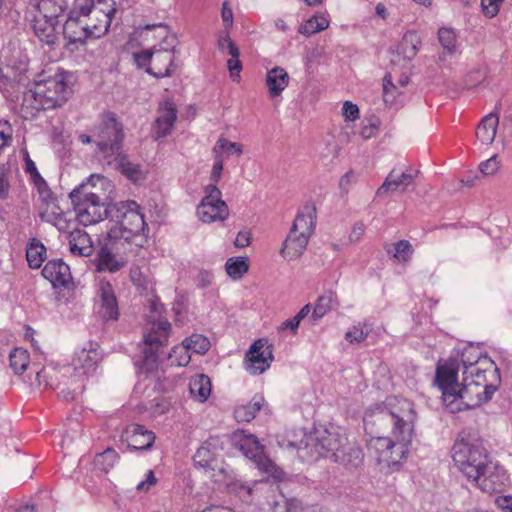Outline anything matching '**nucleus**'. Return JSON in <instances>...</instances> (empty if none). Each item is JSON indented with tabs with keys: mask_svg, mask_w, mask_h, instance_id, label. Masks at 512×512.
I'll use <instances>...</instances> for the list:
<instances>
[{
	"mask_svg": "<svg viewBox=\"0 0 512 512\" xmlns=\"http://www.w3.org/2000/svg\"><path fill=\"white\" fill-rule=\"evenodd\" d=\"M340 147L335 143H327L325 147L319 153V160L325 167L334 164L338 158Z\"/></svg>",
	"mask_w": 512,
	"mask_h": 512,
	"instance_id": "nucleus-51",
	"label": "nucleus"
},
{
	"mask_svg": "<svg viewBox=\"0 0 512 512\" xmlns=\"http://www.w3.org/2000/svg\"><path fill=\"white\" fill-rule=\"evenodd\" d=\"M42 275L55 288L72 289L75 286L70 267L62 259L48 261L42 270Z\"/></svg>",
	"mask_w": 512,
	"mask_h": 512,
	"instance_id": "nucleus-16",
	"label": "nucleus"
},
{
	"mask_svg": "<svg viewBox=\"0 0 512 512\" xmlns=\"http://www.w3.org/2000/svg\"><path fill=\"white\" fill-rule=\"evenodd\" d=\"M107 235L111 240H124L136 247L147 243L149 228L141 206L134 200L119 201L109 207Z\"/></svg>",
	"mask_w": 512,
	"mask_h": 512,
	"instance_id": "nucleus-3",
	"label": "nucleus"
},
{
	"mask_svg": "<svg viewBox=\"0 0 512 512\" xmlns=\"http://www.w3.org/2000/svg\"><path fill=\"white\" fill-rule=\"evenodd\" d=\"M10 168L7 164L0 165V198H6L8 196L10 184H9Z\"/></svg>",
	"mask_w": 512,
	"mask_h": 512,
	"instance_id": "nucleus-54",
	"label": "nucleus"
},
{
	"mask_svg": "<svg viewBox=\"0 0 512 512\" xmlns=\"http://www.w3.org/2000/svg\"><path fill=\"white\" fill-rule=\"evenodd\" d=\"M227 274L233 279H240L247 273L249 264L245 257L229 258L225 264Z\"/></svg>",
	"mask_w": 512,
	"mask_h": 512,
	"instance_id": "nucleus-45",
	"label": "nucleus"
},
{
	"mask_svg": "<svg viewBox=\"0 0 512 512\" xmlns=\"http://www.w3.org/2000/svg\"><path fill=\"white\" fill-rule=\"evenodd\" d=\"M221 16L226 28L233 25V12L227 2H224L222 5Z\"/></svg>",
	"mask_w": 512,
	"mask_h": 512,
	"instance_id": "nucleus-64",
	"label": "nucleus"
},
{
	"mask_svg": "<svg viewBox=\"0 0 512 512\" xmlns=\"http://www.w3.org/2000/svg\"><path fill=\"white\" fill-rule=\"evenodd\" d=\"M497 386L486 387V391L477 384L470 382L469 377L463 381L455 391V400L452 404H447L446 408L451 412H459L466 409H472L492 399L496 392Z\"/></svg>",
	"mask_w": 512,
	"mask_h": 512,
	"instance_id": "nucleus-10",
	"label": "nucleus"
},
{
	"mask_svg": "<svg viewBox=\"0 0 512 512\" xmlns=\"http://www.w3.org/2000/svg\"><path fill=\"white\" fill-rule=\"evenodd\" d=\"M24 161H25V170L27 173L31 175L32 178H40L41 176L36 168L35 163L31 160L29 153L27 150H24Z\"/></svg>",
	"mask_w": 512,
	"mask_h": 512,
	"instance_id": "nucleus-62",
	"label": "nucleus"
},
{
	"mask_svg": "<svg viewBox=\"0 0 512 512\" xmlns=\"http://www.w3.org/2000/svg\"><path fill=\"white\" fill-rule=\"evenodd\" d=\"M455 466L468 480L478 475L482 467L490 460L483 441L476 433L462 432L452 448Z\"/></svg>",
	"mask_w": 512,
	"mask_h": 512,
	"instance_id": "nucleus-4",
	"label": "nucleus"
},
{
	"mask_svg": "<svg viewBox=\"0 0 512 512\" xmlns=\"http://www.w3.org/2000/svg\"><path fill=\"white\" fill-rule=\"evenodd\" d=\"M10 367L15 374H22L29 365V353L23 348H15L9 355Z\"/></svg>",
	"mask_w": 512,
	"mask_h": 512,
	"instance_id": "nucleus-44",
	"label": "nucleus"
},
{
	"mask_svg": "<svg viewBox=\"0 0 512 512\" xmlns=\"http://www.w3.org/2000/svg\"><path fill=\"white\" fill-rule=\"evenodd\" d=\"M11 128L7 121H0V151L11 140Z\"/></svg>",
	"mask_w": 512,
	"mask_h": 512,
	"instance_id": "nucleus-60",
	"label": "nucleus"
},
{
	"mask_svg": "<svg viewBox=\"0 0 512 512\" xmlns=\"http://www.w3.org/2000/svg\"><path fill=\"white\" fill-rule=\"evenodd\" d=\"M189 351L197 354H205L210 348V341L201 334H193L183 340Z\"/></svg>",
	"mask_w": 512,
	"mask_h": 512,
	"instance_id": "nucleus-48",
	"label": "nucleus"
},
{
	"mask_svg": "<svg viewBox=\"0 0 512 512\" xmlns=\"http://www.w3.org/2000/svg\"><path fill=\"white\" fill-rule=\"evenodd\" d=\"M500 3L498 0H481L483 13L490 18L496 16L499 12Z\"/></svg>",
	"mask_w": 512,
	"mask_h": 512,
	"instance_id": "nucleus-59",
	"label": "nucleus"
},
{
	"mask_svg": "<svg viewBox=\"0 0 512 512\" xmlns=\"http://www.w3.org/2000/svg\"><path fill=\"white\" fill-rule=\"evenodd\" d=\"M316 218V205L313 202H307L299 209L291 229L311 237L315 232Z\"/></svg>",
	"mask_w": 512,
	"mask_h": 512,
	"instance_id": "nucleus-23",
	"label": "nucleus"
},
{
	"mask_svg": "<svg viewBox=\"0 0 512 512\" xmlns=\"http://www.w3.org/2000/svg\"><path fill=\"white\" fill-rule=\"evenodd\" d=\"M336 295L332 291H329L317 299L315 307L312 312V318L319 320L324 317L336 303Z\"/></svg>",
	"mask_w": 512,
	"mask_h": 512,
	"instance_id": "nucleus-43",
	"label": "nucleus"
},
{
	"mask_svg": "<svg viewBox=\"0 0 512 512\" xmlns=\"http://www.w3.org/2000/svg\"><path fill=\"white\" fill-rule=\"evenodd\" d=\"M59 17H45L39 13L32 20V28L38 39L48 45L54 44L57 40V25Z\"/></svg>",
	"mask_w": 512,
	"mask_h": 512,
	"instance_id": "nucleus-21",
	"label": "nucleus"
},
{
	"mask_svg": "<svg viewBox=\"0 0 512 512\" xmlns=\"http://www.w3.org/2000/svg\"><path fill=\"white\" fill-rule=\"evenodd\" d=\"M479 169L484 175H494L499 169V161L497 159V155H493L488 160L482 162L479 166Z\"/></svg>",
	"mask_w": 512,
	"mask_h": 512,
	"instance_id": "nucleus-57",
	"label": "nucleus"
},
{
	"mask_svg": "<svg viewBox=\"0 0 512 512\" xmlns=\"http://www.w3.org/2000/svg\"><path fill=\"white\" fill-rule=\"evenodd\" d=\"M213 158H214V164L212 166L210 178H211V181L213 182L212 184L216 185L220 181L221 176H222L223 166H224V158H223V156H220L218 154H213Z\"/></svg>",
	"mask_w": 512,
	"mask_h": 512,
	"instance_id": "nucleus-55",
	"label": "nucleus"
},
{
	"mask_svg": "<svg viewBox=\"0 0 512 512\" xmlns=\"http://www.w3.org/2000/svg\"><path fill=\"white\" fill-rule=\"evenodd\" d=\"M329 27V19L324 14L314 15L299 28V33L307 37L321 32Z\"/></svg>",
	"mask_w": 512,
	"mask_h": 512,
	"instance_id": "nucleus-39",
	"label": "nucleus"
},
{
	"mask_svg": "<svg viewBox=\"0 0 512 512\" xmlns=\"http://www.w3.org/2000/svg\"><path fill=\"white\" fill-rule=\"evenodd\" d=\"M211 381L205 374H197L190 379L189 390L191 396L198 402L204 403L211 394Z\"/></svg>",
	"mask_w": 512,
	"mask_h": 512,
	"instance_id": "nucleus-35",
	"label": "nucleus"
},
{
	"mask_svg": "<svg viewBox=\"0 0 512 512\" xmlns=\"http://www.w3.org/2000/svg\"><path fill=\"white\" fill-rule=\"evenodd\" d=\"M224 153L228 156L231 154L240 156L243 153V146L240 143L231 142L224 137H220L212 148V154L223 156Z\"/></svg>",
	"mask_w": 512,
	"mask_h": 512,
	"instance_id": "nucleus-47",
	"label": "nucleus"
},
{
	"mask_svg": "<svg viewBox=\"0 0 512 512\" xmlns=\"http://www.w3.org/2000/svg\"><path fill=\"white\" fill-rule=\"evenodd\" d=\"M153 55H154V52L146 50V51H142L140 53L134 54V58L139 67H145L149 63L152 64Z\"/></svg>",
	"mask_w": 512,
	"mask_h": 512,
	"instance_id": "nucleus-61",
	"label": "nucleus"
},
{
	"mask_svg": "<svg viewBox=\"0 0 512 512\" xmlns=\"http://www.w3.org/2000/svg\"><path fill=\"white\" fill-rule=\"evenodd\" d=\"M263 402L262 396H255L248 404L238 406L234 411L235 419L238 422H250L262 408Z\"/></svg>",
	"mask_w": 512,
	"mask_h": 512,
	"instance_id": "nucleus-37",
	"label": "nucleus"
},
{
	"mask_svg": "<svg viewBox=\"0 0 512 512\" xmlns=\"http://www.w3.org/2000/svg\"><path fill=\"white\" fill-rule=\"evenodd\" d=\"M379 129V121L377 119H370L366 124H363L360 135L363 139L368 140L374 137Z\"/></svg>",
	"mask_w": 512,
	"mask_h": 512,
	"instance_id": "nucleus-56",
	"label": "nucleus"
},
{
	"mask_svg": "<svg viewBox=\"0 0 512 512\" xmlns=\"http://www.w3.org/2000/svg\"><path fill=\"white\" fill-rule=\"evenodd\" d=\"M499 118L496 114L490 113L485 116L476 129V137L483 144H491L496 136Z\"/></svg>",
	"mask_w": 512,
	"mask_h": 512,
	"instance_id": "nucleus-33",
	"label": "nucleus"
},
{
	"mask_svg": "<svg viewBox=\"0 0 512 512\" xmlns=\"http://www.w3.org/2000/svg\"><path fill=\"white\" fill-rule=\"evenodd\" d=\"M228 54L231 56V58L227 61V66L231 76H239L242 65L239 60L240 52L234 41H228Z\"/></svg>",
	"mask_w": 512,
	"mask_h": 512,
	"instance_id": "nucleus-50",
	"label": "nucleus"
},
{
	"mask_svg": "<svg viewBox=\"0 0 512 512\" xmlns=\"http://www.w3.org/2000/svg\"><path fill=\"white\" fill-rule=\"evenodd\" d=\"M463 375L464 378L469 377V381L477 384L486 391V387L497 386L500 382L499 370L494 362L488 358L476 357L470 361V358L464 354L463 357Z\"/></svg>",
	"mask_w": 512,
	"mask_h": 512,
	"instance_id": "nucleus-11",
	"label": "nucleus"
},
{
	"mask_svg": "<svg viewBox=\"0 0 512 512\" xmlns=\"http://www.w3.org/2000/svg\"><path fill=\"white\" fill-rule=\"evenodd\" d=\"M117 459L118 454L116 451L108 448L104 452L97 454L94 462L99 469L107 472L115 465Z\"/></svg>",
	"mask_w": 512,
	"mask_h": 512,
	"instance_id": "nucleus-49",
	"label": "nucleus"
},
{
	"mask_svg": "<svg viewBox=\"0 0 512 512\" xmlns=\"http://www.w3.org/2000/svg\"><path fill=\"white\" fill-rule=\"evenodd\" d=\"M81 185H89L91 191L98 192L104 198V203L108 199V195L113 190L112 182L105 176L100 174L91 175L85 183Z\"/></svg>",
	"mask_w": 512,
	"mask_h": 512,
	"instance_id": "nucleus-40",
	"label": "nucleus"
},
{
	"mask_svg": "<svg viewBox=\"0 0 512 512\" xmlns=\"http://www.w3.org/2000/svg\"><path fill=\"white\" fill-rule=\"evenodd\" d=\"M459 366L460 364L456 359H449L437 366L435 383L442 392V400L445 406L448 403L452 404L456 399L455 391L460 386L458 383Z\"/></svg>",
	"mask_w": 512,
	"mask_h": 512,
	"instance_id": "nucleus-15",
	"label": "nucleus"
},
{
	"mask_svg": "<svg viewBox=\"0 0 512 512\" xmlns=\"http://www.w3.org/2000/svg\"><path fill=\"white\" fill-rule=\"evenodd\" d=\"M97 296L100 301V316L105 321H116L119 317V309L112 285L107 281H100Z\"/></svg>",
	"mask_w": 512,
	"mask_h": 512,
	"instance_id": "nucleus-18",
	"label": "nucleus"
},
{
	"mask_svg": "<svg viewBox=\"0 0 512 512\" xmlns=\"http://www.w3.org/2000/svg\"><path fill=\"white\" fill-rule=\"evenodd\" d=\"M342 114L347 121H355L359 118V108L356 104L345 101L342 108Z\"/></svg>",
	"mask_w": 512,
	"mask_h": 512,
	"instance_id": "nucleus-58",
	"label": "nucleus"
},
{
	"mask_svg": "<svg viewBox=\"0 0 512 512\" xmlns=\"http://www.w3.org/2000/svg\"><path fill=\"white\" fill-rule=\"evenodd\" d=\"M82 18H85V16L80 15V13H74L73 7L63 25L64 37L69 42H83L87 37L91 36L90 24Z\"/></svg>",
	"mask_w": 512,
	"mask_h": 512,
	"instance_id": "nucleus-20",
	"label": "nucleus"
},
{
	"mask_svg": "<svg viewBox=\"0 0 512 512\" xmlns=\"http://www.w3.org/2000/svg\"><path fill=\"white\" fill-rule=\"evenodd\" d=\"M301 439L288 440V447L298 450L302 458L317 460L327 458L346 469L358 468L363 463V451L344 434L324 427L314 428L309 433L299 431Z\"/></svg>",
	"mask_w": 512,
	"mask_h": 512,
	"instance_id": "nucleus-2",
	"label": "nucleus"
},
{
	"mask_svg": "<svg viewBox=\"0 0 512 512\" xmlns=\"http://www.w3.org/2000/svg\"><path fill=\"white\" fill-rule=\"evenodd\" d=\"M171 324L161 319L149 324L147 332L144 334L145 348L143 350V360L147 367H153L158 357V349L167 344L170 334Z\"/></svg>",
	"mask_w": 512,
	"mask_h": 512,
	"instance_id": "nucleus-13",
	"label": "nucleus"
},
{
	"mask_svg": "<svg viewBox=\"0 0 512 512\" xmlns=\"http://www.w3.org/2000/svg\"><path fill=\"white\" fill-rule=\"evenodd\" d=\"M69 250L72 255L79 257L91 256L94 247L89 234L81 229H74L68 235Z\"/></svg>",
	"mask_w": 512,
	"mask_h": 512,
	"instance_id": "nucleus-27",
	"label": "nucleus"
},
{
	"mask_svg": "<svg viewBox=\"0 0 512 512\" xmlns=\"http://www.w3.org/2000/svg\"><path fill=\"white\" fill-rule=\"evenodd\" d=\"M193 460L197 467L203 468L204 470H214L216 467V453L208 442L197 449Z\"/></svg>",
	"mask_w": 512,
	"mask_h": 512,
	"instance_id": "nucleus-38",
	"label": "nucleus"
},
{
	"mask_svg": "<svg viewBox=\"0 0 512 512\" xmlns=\"http://www.w3.org/2000/svg\"><path fill=\"white\" fill-rule=\"evenodd\" d=\"M174 70L173 54L168 50L154 52L152 67L146 69L147 73L156 78L169 77Z\"/></svg>",
	"mask_w": 512,
	"mask_h": 512,
	"instance_id": "nucleus-28",
	"label": "nucleus"
},
{
	"mask_svg": "<svg viewBox=\"0 0 512 512\" xmlns=\"http://www.w3.org/2000/svg\"><path fill=\"white\" fill-rule=\"evenodd\" d=\"M168 360L172 366L184 367L189 364L191 354L189 349L182 342L180 345L172 348L171 352L168 354Z\"/></svg>",
	"mask_w": 512,
	"mask_h": 512,
	"instance_id": "nucleus-46",
	"label": "nucleus"
},
{
	"mask_svg": "<svg viewBox=\"0 0 512 512\" xmlns=\"http://www.w3.org/2000/svg\"><path fill=\"white\" fill-rule=\"evenodd\" d=\"M263 346L262 340L259 339L251 345L247 353L245 361L246 370L252 375H259L265 372L273 360L272 352H266L263 350Z\"/></svg>",
	"mask_w": 512,
	"mask_h": 512,
	"instance_id": "nucleus-17",
	"label": "nucleus"
},
{
	"mask_svg": "<svg viewBox=\"0 0 512 512\" xmlns=\"http://www.w3.org/2000/svg\"><path fill=\"white\" fill-rule=\"evenodd\" d=\"M46 248L45 246L33 239L26 249V258L30 268H39L45 258Z\"/></svg>",
	"mask_w": 512,
	"mask_h": 512,
	"instance_id": "nucleus-42",
	"label": "nucleus"
},
{
	"mask_svg": "<svg viewBox=\"0 0 512 512\" xmlns=\"http://www.w3.org/2000/svg\"><path fill=\"white\" fill-rule=\"evenodd\" d=\"M126 261L123 258L117 259L106 247H102L95 259L96 269L99 272H117L124 267Z\"/></svg>",
	"mask_w": 512,
	"mask_h": 512,
	"instance_id": "nucleus-34",
	"label": "nucleus"
},
{
	"mask_svg": "<svg viewBox=\"0 0 512 512\" xmlns=\"http://www.w3.org/2000/svg\"><path fill=\"white\" fill-rule=\"evenodd\" d=\"M310 238L303 232L300 233L290 229L280 249V254L287 260L297 259L304 253Z\"/></svg>",
	"mask_w": 512,
	"mask_h": 512,
	"instance_id": "nucleus-24",
	"label": "nucleus"
},
{
	"mask_svg": "<svg viewBox=\"0 0 512 512\" xmlns=\"http://www.w3.org/2000/svg\"><path fill=\"white\" fill-rule=\"evenodd\" d=\"M470 480L485 493H498L504 490L509 482L506 470L496 461L489 460Z\"/></svg>",
	"mask_w": 512,
	"mask_h": 512,
	"instance_id": "nucleus-14",
	"label": "nucleus"
},
{
	"mask_svg": "<svg viewBox=\"0 0 512 512\" xmlns=\"http://www.w3.org/2000/svg\"><path fill=\"white\" fill-rule=\"evenodd\" d=\"M300 321L297 320V318L294 316L293 318L287 319L284 322L281 323V325L278 327V331H285L290 330L292 334H296L298 327H299Z\"/></svg>",
	"mask_w": 512,
	"mask_h": 512,
	"instance_id": "nucleus-63",
	"label": "nucleus"
},
{
	"mask_svg": "<svg viewBox=\"0 0 512 512\" xmlns=\"http://www.w3.org/2000/svg\"><path fill=\"white\" fill-rule=\"evenodd\" d=\"M415 175L411 172H403L400 176L396 177L394 171H391L386 177L383 184L377 189L376 195L378 197L387 196L389 193L397 191L402 186V191L413 183Z\"/></svg>",
	"mask_w": 512,
	"mask_h": 512,
	"instance_id": "nucleus-31",
	"label": "nucleus"
},
{
	"mask_svg": "<svg viewBox=\"0 0 512 512\" xmlns=\"http://www.w3.org/2000/svg\"><path fill=\"white\" fill-rule=\"evenodd\" d=\"M386 252L399 263H407L413 254V247L407 240H400L386 247Z\"/></svg>",
	"mask_w": 512,
	"mask_h": 512,
	"instance_id": "nucleus-41",
	"label": "nucleus"
},
{
	"mask_svg": "<svg viewBox=\"0 0 512 512\" xmlns=\"http://www.w3.org/2000/svg\"><path fill=\"white\" fill-rule=\"evenodd\" d=\"M115 8L111 0H75L74 13L87 17L91 36L104 35L111 24Z\"/></svg>",
	"mask_w": 512,
	"mask_h": 512,
	"instance_id": "nucleus-6",
	"label": "nucleus"
},
{
	"mask_svg": "<svg viewBox=\"0 0 512 512\" xmlns=\"http://www.w3.org/2000/svg\"><path fill=\"white\" fill-rule=\"evenodd\" d=\"M94 136L103 161L123 150V126L113 113H107L102 117L101 122L95 127Z\"/></svg>",
	"mask_w": 512,
	"mask_h": 512,
	"instance_id": "nucleus-7",
	"label": "nucleus"
},
{
	"mask_svg": "<svg viewBox=\"0 0 512 512\" xmlns=\"http://www.w3.org/2000/svg\"><path fill=\"white\" fill-rule=\"evenodd\" d=\"M90 188L89 185H79L70 193L76 217L84 226L96 224L109 215V208L105 206L104 198Z\"/></svg>",
	"mask_w": 512,
	"mask_h": 512,
	"instance_id": "nucleus-5",
	"label": "nucleus"
},
{
	"mask_svg": "<svg viewBox=\"0 0 512 512\" xmlns=\"http://www.w3.org/2000/svg\"><path fill=\"white\" fill-rule=\"evenodd\" d=\"M370 333V328L367 325L353 326L346 334L345 338L350 343H360L364 341Z\"/></svg>",
	"mask_w": 512,
	"mask_h": 512,
	"instance_id": "nucleus-53",
	"label": "nucleus"
},
{
	"mask_svg": "<svg viewBox=\"0 0 512 512\" xmlns=\"http://www.w3.org/2000/svg\"><path fill=\"white\" fill-rule=\"evenodd\" d=\"M206 195L197 207V215L204 223L224 221L229 216L228 205L221 199L222 192L215 184L205 187Z\"/></svg>",
	"mask_w": 512,
	"mask_h": 512,
	"instance_id": "nucleus-12",
	"label": "nucleus"
},
{
	"mask_svg": "<svg viewBox=\"0 0 512 512\" xmlns=\"http://www.w3.org/2000/svg\"><path fill=\"white\" fill-rule=\"evenodd\" d=\"M233 441L243 455L252 460L260 471L267 473L276 480L283 479V470L277 467V465L265 455L264 446L255 435L238 431L234 433Z\"/></svg>",
	"mask_w": 512,
	"mask_h": 512,
	"instance_id": "nucleus-8",
	"label": "nucleus"
},
{
	"mask_svg": "<svg viewBox=\"0 0 512 512\" xmlns=\"http://www.w3.org/2000/svg\"><path fill=\"white\" fill-rule=\"evenodd\" d=\"M439 42L443 48L452 54L456 48V35L453 30L448 28H441L438 32Z\"/></svg>",
	"mask_w": 512,
	"mask_h": 512,
	"instance_id": "nucleus-52",
	"label": "nucleus"
},
{
	"mask_svg": "<svg viewBox=\"0 0 512 512\" xmlns=\"http://www.w3.org/2000/svg\"><path fill=\"white\" fill-rule=\"evenodd\" d=\"M177 120V108L170 100L164 101L158 108V116L153 124L155 138H163L169 135Z\"/></svg>",
	"mask_w": 512,
	"mask_h": 512,
	"instance_id": "nucleus-19",
	"label": "nucleus"
},
{
	"mask_svg": "<svg viewBox=\"0 0 512 512\" xmlns=\"http://www.w3.org/2000/svg\"><path fill=\"white\" fill-rule=\"evenodd\" d=\"M124 437L128 446L135 450L149 449L155 441V434L138 424L128 426L124 432Z\"/></svg>",
	"mask_w": 512,
	"mask_h": 512,
	"instance_id": "nucleus-25",
	"label": "nucleus"
},
{
	"mask_svg": "<svg viewBox=\"0 0 512 512\" xmlns=\"http://www.w3.org/2000/svg\"><path fill=\"white\" fill-rule=\"evenodd\" d=\"M289 75L282 67H274L268 70L266 75V86L271 98L281 95L289 84Z\"/></svg>",
	"mask_w": 512,
	"mask_h": 512,
	"instance_id": "nucleus-32",
	"label": "nucleus"
},
{
	"mask_svg": "<svg viewBox=\"0 0 512 512\" xmlns=\"http://www.w3.org/2000/svg\"><path fill=\"white\" fill-rule=\"evenodd\" d=\"M74 76L70 72H57L35 85L40 97L44 98V105L50 109L61 107L72 94Z\"/></svg>",
	"mask_w": 512,
	"mask_h": 512,
	"instance_id": "nucleus-9",
	"label": "nucleus"
},
{
	"mask_svg": "<svg viewBox=\"0 0 512 512\" xmlns=\"http://www.w3.org/2000/svg\"><path fill=\"white\" fill-rule=\"evenodd\" d=\"M416 412L413 404L401 400L397 405H377L366 412L364 428L371 435L369 452L382 468L398 466L408 452L414 435Z\"/></svg>",
	"mask_w": 512,
	"mask_h": 512,
	"instance_id": "nucleus-1",
	"label": "nucleus"
},
{
	"mask_svg": "<svg viewBox=\"0 0 512 512\" xmlns=\"http://www.w3.org/2000/svg\"><path fill=\"white\" fill-rule=\"evenodd\" d=\"M420 43V37L415 31H407L392 54L406 62L411 61L417 55Z\"/></svg>",
	"mask_w": 512,
	"mask_h": 512,
	"instance_id": "nucleus-30",
	"label": "nucleus"
},
{
	"mask_svg": "<svg viewBox=\"0 0 512 512\" xmlns=\"http://www.w3.org/2000/svg\"><path fill=\"white\" fill-rule=\"evenodd\" d=\"M33 6L39 13H44L45 17H60L65 12L67 0H32Z\"/></svg>",
	"mask_w": 512,
	"mask_h": 512,
	"instance_id": "nucleus-36",
	"label": "nucleus"
},
{
	"mask_svg": "<svg viewBox=\"0 0 512 512\" xmlns=\"http://www.w3.org/2000/svg\"><path fill=\"white\" fill-rule=\"evenodd\" d=\"M37 94L38 89L36 86L34 89H30L24 93L20 108L21 116L24 119L35 118L40 111L50 109L44 105V98Z\"/></svg>",
	"mask_w": 512,
	"mask_h": 512,
	"instance_id": "nucleus-29",
	"label": "nucleus"
},
{
	"mask_svg": "<svg viewBox=\"0 0 512 512\" xmlns=\"http://www.w3.org/2000/svg\"><path fill=\"white\" fill-rule=\"evenodd\" d=\"M104 162L120 171L121 174L133 182H137L144 178L140 166L129 161L128 156L123 152V150Z\"/></svg>",
	"mask_w": 512,
	"mask_h": 512,
	"instance_id": "nucleus-26",
	"label": "nucleus"
},
{
	"mask_svg": "<svg viewBox=\"0 0 512 512\" xmlns=\"http://www.w3.org/2000/svg\"><path fill=\"white\" fill-rule=\"evenodd\" d=\"M96 346V344L89 343L88 347H83L75 353L72 365L79 374H88L95 370L100 361V353Z\"/></svg>",
	"mask_w": 512,
	"mask_h": 512,
	"instance_id": "nucleus-22",
	"label": "nucleus"
}]
</instances>
